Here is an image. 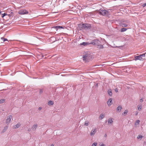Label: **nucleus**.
Masks as SVG:
<instances>
[{
	"label": "nucleus",
	"mask_w": 146,
	"mask_h": 146,
	"mask_svg": "<svg viewBox=\"0 0 146 146\" xmlns=\"http://www.w3.org/2000/svg\"><path fill=\"white\" fill-rule=\"evenodd\" d=\"M9 15V16L10 17V16H13V15H11V14H9V15Z\"/></svg>",
	"instance_id": "39"
},
{
	"label": "nucleus",
	"mask_w": 146,
	"mask_h": 146,
	"mask_svg": "<svg viewBox=\"0 0 146 146\" xmlns=\"http://www.w3.org/2000/svg\"><path fill=\"white\" fill-rule=\"evenodd\" d=\"M111 9H108V11H111Z\"/></svg>",
	"instance_id": "46"
},
{
	"label": "nucleus",
	"mask_w": 146,
	"mask_h": 146,
	"mask_svg": "<svg viewBox=\"0 0 146 146\" xmlns=\"http://www.w3.org/2000/svg\"><path fill=\"white\" fill-rule=\"evenodd\" d=\"M113 121L111 119H109L108 120V123H111L113 122Z\"/></svg>",
	"instance_id": "24"
},
{
	"label": "nucleus",
	"mask_w": 146,
	"mask_h": 146,
	"mask_svg": "<svg viewBox=\"0 0 146 146\" xmlns=\"http://www.w3.org/2000/svg\"><path fill=\"white\" fill-rule=\"evenodd\" d=\"M90 43L91 44L96 46L98 48L101 49L104 48L103 45L101 44V41L98 39H95L93 40L92 42H90Z\"/></svg>",
	"instance_id": "2"
},
{
	"label": "nucleus",
	"mask_w": 146,
	"mask_h": 146,
	"mask_svg": "<svg viewBox=\"0 0 146 146\" xmlns=\"http://www.w3.org/2000/svg\"><path fill=\"white\" fill-rule=\"evenodd\" d=\"M134 58L135 60H141L143 59L141 57L140 55L138 56H135Z\"/></svg>",
	"instance_id": "7"
},
{
	"label": "nucleus",
	"mask_w": 146,
	"mask_h": 146,
	"mask_svg": "<svg viewBox=\"0 0 146 146\" xmlns=\"http://www.w3.org/2000/svg\"><path fill=\"white\" fill-rule=\"evenodd\" d=\"M1 12L0 11V14H1Z\"/></svg>",
	"instance_id": "47"
},
{
	"label": "nucleus",
	"mask_w": 146,
	"mask_h": 146,
	"mask_svg": "<svg viewBox=\"0 0 146 146\" xmlns=\"http://www.w3.org/2000/svg\"><path fill=\"white\" fill-rule=\"evenodd\" d=\"M11 14H13V12L12 11V10H11Z\"/></svg>",
	"instance_id": "43"
},
{
	"label": "nucleus",
	"mask_w": 146,
	"mask_h": 146,
	"mask_svg": "<svg viewBox=\"0 0 146 146\" xmlns=\"http://www.w3.org/2000/svg\"><path fill=\"white\" fill-rule=\"evenodd\" d=\"M12 117V116L11 115L8 116L6 120V123L7 125L9 123Z\"/></svg>",
	"instance_id": "6"
},
{
	"label": "nucleus",
	"mask_w": 146,
	"mask_h": 146,
	"mask_svg": "<svg viewBox=\"0 0 146 146\" xmlns=\"http://www.w3.org/2000/svg\"><path fill=\"white\" fill-rule=\"evenodd\" d=\"M141 108H142V106L141 105H139L138 106V110L140 111V110H141Z\"/></svg>",
	"instance_id": "29"
},
{
	"label": "nucleus",
	"mask_w": 146,
	"mask_h": 146,
	"mask_svg": "<svg viewBox=\"0 0 146 146\" xmlns=\"http://www.w3.org/2000/svg\"><path fill=\"white\" fill-rule=\"evenodd\" d=\"M127 30V28H121L120 29V31L121 32H123L126 31Z\"/></svg>",
	"instance_id": "16"
},
{
	"label": "nucleus",
	"mask_w": 146,
	"mask_h": 146,
	"mask_svg": "<svg viewBox=\"0 0 146 146\" xmlns=\"http://www.w3.org/2000/svg\"><path fill=\"white\" fill-rule=\"evenodd\" d=\"M100 146H105V145L104 144H102Z\"/></svg>",
	"instance_id": "40"
},
{
	"label": "nucleus",
	"mask_w": 146,
	"mask_h": 146,
	"mask_svg": "<svg viewBox=\"0 0 146 146\" xmlns=\"http://www.w3.org/2000/svg\"><path fill=\"white\" fill-rule=\"evenodd\" d=\"M145 6H146V3H145V4H143V7H145Z\"/></svg>",
	"instance_id": "35"
},
{
	"label": "nucleus",
	"mask_w": 146,
	"mask_h": 146,
	"mask_svg": "<svg viewBox=\"0 0 146 146\" xmlns=\"http://www.w3.org/2000/svg\"><path fill=\"white\" fill-rule=\"evenodd\" d=\"M7 15V14L6 13H4L2 14V17L3 18Z\"/></svg>",
	"instance_id": "30"
},
{
	"label": "nucleus",
	"mask_w": 146,
	"mask_h": 146,
	"mask_svg": "<svg viewBox=\"0 0 146 146\" xmlns=\"http://www.w3.org/2000/svg\"><path fill=\"white\" fill-rule=\"evenodd\" d=\"M29 12L26 10L24 9H22L18 12V13L19 14L24 15L27 14Z\"/></svg>",
	"instance_id": "5"
},
{
	"label": "nucleus",
	"mask_w": 146,
	"mask_h": 146,
	"mask_svg": "<svg viewBox=\"0 0 146 146\" xmlns=\"http://www.w3.org/2000/svg\"><path fill=\"white\" fill-rule=\"evenodd\" d=\"M8 128V126H6L4 127V129L1 132L2 133H3L4 132H5Z\"/></svg>",
	"instance_id": "15"
},
{
	"label": "nucleus",
	"mask_w": 146,
	"mask_h": 146,
	"mask_svg": "<svg viewBox=\"0 0 146 146\" xmlns=\"http://www.w3.org/2000/svg\"><path fill=\"white\" fill-rule=\"evenodd\" d=\"M95 86L97 87L98 86V84H96L95 85Z\"/></svg>",
	"instance_id": "38"
},
{
	"label": "nucleus",
	"mask_w": 146,
	"mask_h": 146,
	"mask_svg": "<svg viewBox=\"0 0 146 146\" xmlns=\"http://www.w3.org/2000/svg\"><path fill=\"white\" fill-rule=\"evenodd\" d=\"M120 25L122 26V27H127V25L126 24L123 23H121Z\"/></svg>",
	"instance_id": "19"
},
{
	"label": "nucleus",
	"mask_w": 146,
	"mask_h": 146,
	"mask_svg": "<svg viewBox=\"0 0 146 146\" xmlns=\"http://www.w3.org/2000/svg\"><path fill=\"white\" fill-rule=\"evenodd\" d=\"M54 104L53 102L51 100L49 101L48 103V105H53Z\"/></svg>",
	"instance_id": "18"
},
{
	"label": "nucleus",
	"mask_w": 146,
	"mask_h": 146,
	"mask_svg": "<svg viewBox=\"0 0 146 146\" xmlns=\"http://www.w3.org/2000/svg\"><path fill=\"white\" fill-rule=\"evenodd\" d=\"M96 129H93L91 131V133H90V135H94L95 134V133L96 132Z\"/></svg>",
	"instance_id": "10"
},
{
	"label": "nucleus",
	"mask_w": 146,
	"mask_h": 146,
	"mask_svg": "<svg viewBox=\"0 0 146 146\" xmlns=\"http://www.w3.org/2000/svg\"><path fill=\"white\" fill-rule=\"evenodd\" d=\"M91 44L90 43L88 42H83L80 44V46H85Z\"/></svg>",
	"instance_id": "8"
},
{
	"label": "nucleus",
	"mask_w": 146,
	"mask_h": 146,
	"mask_svg": "<svg viewBox=\"0 0 146 146\" xmlns=\"http://www.w3.org/2000/svg\"><path fill=\"white\" fill-rule=\"evenodd\" d=\"M138 112L137 111H136V112H135V115H137V114H138Z\"/></svg>",
	"instance_id": "37"
},
{
	"label": "nucleus",
	"mask_w": 146,
	"mask_h": 146,
	"mask_svg": "<svg viewBox=\"0 0 146 146\" xmlns=\"http://www.w3.org/2000/svg\"><path fill=\"white\" fill-rule=\"evenodd\" d=\"M64 27L63 26H56L54 27V28L56 29H64Z\"/></svg>",
	"instance_id": "17"
},
{
	"label": "nucleus",
	"mask_w": 146,
	"mask_h": 146,
	"mask_svg": "<svg viewBox=\"0 0 146 146\" xmlns=\"http://www.w3.org/2000/svg\"><path fill=\"white\" fill-rule=\"evenodd\" d=\"M1 39L3 40V42H4L6 41H8V40L7 38H5L3 37H1Z\"/></svg>",
	"instance_id": "23"
},
{
	"label": "nucleus",
	"mask_w": 146,
	"mask_h": 146,
	"mask_svg": "<svg viewBox=\"0 0 146 146\" xmlns=\"http://www.w3.org/2000/svg\"><path fill=\"white\" fill-rule=\"evenodd\" d=\"M122 108L121 106H119L117 107V111L119 112H120L121 111Z\"/></svg>",
	"instance_id": "13"
},
{
	"label": "nucleus",
	"mask_w": 146,
	"mask_h": 146,
	"mask_svg": "<svg viewBox=\"0 0 146 146\" xmlns=\"http://www.w3.org/2000/svg\"><path fill=\"white\" fill-rule=\"evenodd\" d=\"M112 104V100L111 98H110L108 101V105H111Z\"/></svg>",
	"instance_id": "11"
},
{
	"label": "nucleus",
	"mask_w": 146,
	"mask_h": 146,
	"mask_svg": "<svg viewBox=\"0 0 146 146\" xmlns=\"http://www.w3.org/2000/svg\"><path fill=\"white\" fill-rule=\"evenodd\" d=\"M43 92V90L42 89H40V91H39V94H42Z\"/></svg>",
	"instance_id": "32"
},
{
	"label": "nucleus",
	"mask_w": 146,
	"mask_h": 146,
	"mask_svg": "<svg viewBox=\"0 0 146 146\" xmlns=\"http://www.w3.org/2000/svg\"><path fill=\"white\" fill-rule=\"evenodd\" d=\"M21 125L20 123H18L14 126V128L15 129H16L19 128Z\"/></svg>",
	"instance_id": "12"
},
{
	"label": "nucleus",
	"mask_w": 146,
	"mask_h": 146,
	"mask_svg": "<svg viewBox=\"0 0 146 146\" xmlns=\"http://www.w3.org/2000/svg\"><path fill=\"white\" fill-rule=\"evenodd\" d=\"M140 122V121L139 120H137L135 122V125H137V124H138Z\"/></svg>",
	"instance_id": "25"
},
{
	"label": "nucleus",
	"mask_w": 146,
	"mask_h": 146,
	"mask_svg": "<svg viewBox=\"0 0 146 146\" xmlns=\"http://www.w3.org/2000/svg\"><path fill=\"white\" fill-rule=\"evenodd\" d=\"M92 58V55L88 53H86L83 56V60L86 61H89Z\"/></svg>",
	"instance_id": "4"
},
{
	"label": "nucleus",
	"mask_w": 146,
	"mask_h": 146,
	"mask_svg": "<svg viewBox=\"0 0 146 146\" xmlns=\"http://www.w3.org/2000/svg\"><path fill=\"white\" fill-rule=\"evenodd\" d=\"M125 23H128V21H126L125 22Z\"/></svg>",
	"instance_id": "44"
},
{
	"label": "nucleus",
	"mask_w": 146,
	"mask_h": 146,
	"mask_svg": "<svg viewBox=\"0 0 146 146\" xmlns=\"http://www.w3.org/2000/svg\"><path fill=\"white\" fill-rule=\"evenodd\" d=\"M104 137H107V135H106V134L104 135Z\"/></svg>",
	"instance_id": "42"
},
{
	"label": "nucleus",
	"mask_w": 146,
	"mask_h": 146,
	"mask_svg": "<svg viewBox=\"0 0 146 146\" xmlns=\"http://www.w3.org/2000/svg\"><path fill=\"white\" fill-rule=\"evenodd\" d=\"M42 108L41 107H39L38 108V109L39 110H40L42 109Z\"/></svg>",
	"instance_id": "36"
},
{
	"label": "nucleus",
	"mask_w": 146,
	"mask_h": 146,
	"mask_svg": "<svg viewBox=\"0 0 146 146\" xmlns=\"http://www.w3.org/2000/svg\"><path fill=\"white\" fill-rule=\"evenodd\" d=\"M37 127L38 125L37 124H35L32 127L31 129L35 131L36 130Z\"/></svg>",
	"instance_id": "9"
},
{
	"label": "nucleus",
	"mask_w": 146,
	"mask_h": 146,
	"mask_svg": "<svg viewBox=\"0 0 146 146\" xmlns=\"http://www.w3.org/2000/svg\"><path fill=\"white\" fill-rule=\"evenodd\" d=\"M115 91L116 92H118V89L117 88H116L115 90Z\"/></svg>",
	"instance_id": "33"
},
{
	"label": "nucleus",
	"mask_w": 146,
	"mask_h": 146,
	"mask_svg": "<svg viewBox=\"0 0 146 146\" xmlns=\"http://www.w3.org/2000/svg\"><path fill=\"white\" fill-rule=\"evenodd\" d=\"M97 143H93L92 146H96V145H97Z\"/></svg>",
	"instance_id": "31"
},
{
	"label": "nucleus",
	"mask_w": 146,
	"mask_h": 146,
	"mask_svg": "<svg viewBox=\"0 0 146 146\" xmlns=\"http://www.w3.org/2000/svg\"><path fill=\"white\" fill-rule=\"evenodd\" d=\"M31 129L30 128H29V129H28V131H31Z\"/></svg>",
	"instance_id": "41"
},
{
	"label": "nucleus",
	"mask_w": 146,
	"mask_h": 146,
	"mask_svg": "<svg viewBox=\"0 0 146 146\" xmlns=\"http://www.w3.org/2000/svg\"><path fill=\"white\" fill-rule=\"evenodd\" d=\"M143 100L142 99H141L140 100V102H143Z\"/></svg>",
	"instance_id": "34"
},
{
	"label": "nucleus",
	"mask_w": 146,
	"mask_h": 146,
	"mask_svg": "<svg viewBox=\"0 0 146 146\" xmlns=\"http://www.w3.org/2000/svg\"><path fill=\"white\" fill-rule=\"evenodd\" d=\"M104 115L103 114H101L100 115V119H102L104 118Z\"/></svg>",
	"instance_id": "21"
},
{
	"label": "nucleus",
	"mask_w": 146,
	"mask_h": 146,
	"mask_svg": "<svg viewBox=\"0 0 146 146\" xmlns=\"http://www.w3.org/2000/svg\"><path fill=\"white\" fill-rule=\"evenodd\" d=\"M110 11L103 9H100L98 11V13L100 15L104 16H108L110 15Z\"/></svg>",
	"instance_id": "3"
},
{
	"label": "nucleus",
	"mask_w": 146,
	"mask_h": 146,
	"mask_svg": "<svg viewBox=\"0 0 146 146\" xmlns=\"http://www.w3.org/2000/svg\"><path fill=\"white\" fill-rule=\"evenodd\" d=\"M145 54H146V52L142 54H140V55L141 57L142 58L143 57H145Z\"/></svg>",
	"instance_id": "26"
},
{
	"label": "nucleus",
	"mask_w": 146,
	"mask_h": 146,
	"mask_svg": "<svg viewBox=\"0 0 146 146\" xmlns=\"http://www.w3.org/2000/svg\"><path fill=\"white\" fill-rule=\"evenodd\" d=\"M5 101V100L4 99H1L0 100V104L3 103Z\"/></svg>",
	"instance_id": "27"
},
{
	"label": "nucleus",
	"mask_w": 146,
	"mask_h": 146,
	"mask_svg": "<svg viewBox=\"0 0 146 146\" xmlns=\"http://www.w3.org/2000/svg\"><path fill=\"white\" fill-rule=\"evenodd\" d=\"M128 111L127 110H125V111L122 113V115L125 116L127 113Z\"/></svg>",
	"instance_id": "20"
},
{
	"label": "nucleus",
	"mask_w": 146,
	"mask_h": 146,
	"mask_svg": "<svg viewBox=\"0 0 146 146\" xmlns=\"http://www.w3.org/2000/svg\"><path fill=\"white\" fill-rule=\"evenodd\" d=\"M50 146H54V145L53 144H51Z\"/></svg>",
	"instance_id": "45"
},
{
	"label": "nucleus",
	"mask_w": 146,
	"mask_h": 146,
	"mask_svg": "<svg viewBox=\"0 0 146 146\" xmlns=\"http://www.w3.org/2000/svg\"><path fill=\"white\" fill-rule=\"evenodd\" d=\"M142 137H143V136L142 135H139L138 136L137 138L138 139H139L140 138L141 139L142 138ZM141 139H140V140H141Z\"/></svg>",
	"instance_id": "28"
},
{
	"label": "nucleus",
	"mask_w": 146,
	"mask_h": 146,
	"mask_svg": "<svg viewBox=\"0 0 146 146\" xmlns=\"http://www.w3.org/2000/svg\"><path fill=\"white\" fill-rule=\"evenodd\" d=\"M107 92H108V94H109V96H112V91H111V89H109L108 90Z\"/></svg>",
	"instance_id": "14"
},
{
	"label": "nucleus",
	"mask_w": 146,
	"mask_h": 146,
	"mask_svg": "<svg viewBox=\"0 0 146 146\" xmlns=\"http://www.w3.org/2000/svg\"><path fill=\"white\" fill-rule=\"evenodd\" d=\"M88 123L89 121H86L85 122L84 125H86V126H88Z\"/></svg>",
	"instance_id": "22"
},
{
	"label": "nucleus",
	"mask_w": 146,
	"mask_h": 146,
	"mask_svg": "<svg viewBox=\"0 0 146 146\" xmlns=\"http://www.w3.org/2000/svg\"><path fill=\"white\" fill-rule=\"evenodd\" d=\"M42 57H43V56H42Z\"/></svg>",
	"instance_id": "48"
},
{
	"label": "nucleus",
	"mask_w": 146,
	"mask_h": 146,
	"mask_svg": "<svg viewBox=\"0 0 146 146\" xmlns=\"http://www.w3.org/2000/svg\"><path fill=\"white\" fill-rule=\"evenodd\" d=\"M91 24L89 23H80L78 25V29L80 30H85L86 31H88L91 30Z\"/></svg>",
	"instance_id": "1"
}]
</instances>
